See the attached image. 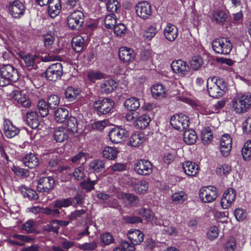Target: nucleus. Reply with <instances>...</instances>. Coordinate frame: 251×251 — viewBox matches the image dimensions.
Masks as SVG:
<instances>
[{
    "instance_id": "obj_1",
    "label": "nucleus",
    "mask_w": 251,
    "mask_h": 251,
    "mask_svg": "<svg viewBox=\"0 0 251 251\" xmlns=\"http://www.w3.org/2000/svg\"><path fill=\"white\" fill-rule=\"evenodd\" d=\"M227 83L223 78L214 76L207 80L206 86L208 94L213 98L222 97L227 90Z\"/></svg>"
},
{
    "instance_id": "obj_2",
    "label": "nucleus",
    "mask_w": 251,
    "mask_h": 251,
    "mask_svg": "<svg viewBox=\"0 0 251 251\" xmlns=\"http://www.w3.org/2000/svg\"><path fill=\"white\" fill-rule=\"evenodd\" d=\"M231 107L236 114L248 112L251 107V94L249 92L237 94L231 101Z\"/></svg>"
},
{
    "instance_id": "obj_3",
    "label": "nucleus",
    "mask_w": 251,
    "mask_h": 251,
    "mask_svg": "<svg viewBox=\"0 0 251 251\" xmlns=\"http://www.w3.org/2000/svg\"><path fill=\"white\" fill-rule=\"evenodd\" d=\"M19 79L17 70L12 65H4L0 68V86L4 87Z\"/></svg>"
},
{
    "instance_id": "obj_4",
    "label": "nucleus",
    "mask_w": 251,
    "mask_h": 251,
    "mask_svg": "<svg viewBox=\"0 0 251 251\" xmlns=\"http://www.w3.org/2000/svg\"><path fill=\"white\" fill-rule=\"evenodd\" d=\"M115 105L114 101L109 98H103L94 102L93 108L99 116L111 113Z\"/></svg>"
},
{
    "instance_id": "obj_5",
    "label": "nucleus",
    "mask_w": 251,
    "mask_h": 251,
    "mask_svg": "<svg viewBox=\"0 0 251 251\" xmlns=\"http://www.w3.org/2000/svg\"><path fill=\"white\" fill-rule=\"evenodd\" d=\"M212 47L215 53L221 54H228L232 48L231 41L226 37L216 38L212 43Z\"/></svg>"
},
{
    "instance_id": "obj_6",
    "label": "nucleus",
    "mask_w": 251,
    "mask_h": 251,
    "mask_svg": "<svg viewBox=\"0 0 251 251\" xmlns=\"http://www.w3.org/2000/svg\"><path fill=\"white\" fill-rule=\"evenodd\" d=\"M84 22V14L80 10L74 11L69 15L67 18L69 28L74 30H79L82 26Z\"/></svg>"
},
{
    "instance_id": "obj_7",
    "label": "nucleus",
    "mask_w": 251,
    "mask_h": 251,
    "mask_svg": "<svg viewBox=\"0 0 251 251\" xmlns=\"http://www.w3.org/2000/svg\"><path fill=\"white\" fill-rule=\"evenodd\" d=\"M199 197L203 202H211L215 201L218 196L217 188L209 185L201 187L199 193Z\"/></svg>"
},
{
    "instance_id": "obj_8",
    "label": "nucleus",
    "mask_w": 251,
    "mask_h": 251,
    "mask_svg": "<svg viewBox=\"0 0 251 251\" xmlns=\"http://www.w3.org/2000/svg\"><path fill=\"white\" fill-rule=\"evenodd\" d=\"M45 77L47 80L56 81L63 75V66L60 63H56L49 66L46 70Z\"/></svg>"
},
{
    "instance_id": "obj_9",
    "label": "nucleus",
    "mask_w": 251,
    "mask_h": 251,
    "mask_svg": "<svg viewBox=\"0 0 251 251\" xmlns=\"http://www.w3.org/2000/svg\"><path fill=\"white\" fill-rule=\"evenodd\" d=\"M170 123L176 130L183 131L189 126L190 120L187 115L181 113L178 114L171 118Z\"/></svg>"
},
{
    "instance_id": "obj_10",
    "label": "nucleus",
    "mask_w": 251,
    "mask_h": 251,
    "mask_svg": "<svg viewBox=\"0 0 251 251\" xmlns=\"http://www.w3.org/2000/svg\"><path fill=\"white\" fill-rule=\"evenodd\" d=\"M55 182L53 176L40 177L37 181V190L39 193H49L54 188Z\"/></svg>"
},
{
    "instance_id": "obj_11",
    "label": "nucleus",
    "mask_w": 251,
    "mask_h": 251,
    "mask_svg": "<svg viewBox=\"0 0 251 251\" xmlns=\"http://www.w3.org/2000/svg\"><path fill=\"white\" fill-rule=\"evenodd\" d=\"M108 135L112 142L117 144L124 141L128 136V132L125 128L116 127L110 130Z\"/></svg>"
},
{
    "instance_id": "obj_12",
    "label": "nucleus",
    "mask_w": 251,
    "mask_h": 251,
    "mask_svg": "<svg viewBox=\"0 0 251 251\" xmlns=\"http://www.w3.org/2000/svg\"><path fill=\"white\" fill-rule=\"evenodd\" d=\"M2 129L4 135L8 139H11L20 133V129L16 126L12 122L8 119L4 118Z\"/></svg>"
},
{
    "instance_id": "obj_13",
    "label": "nucleus",
    "mask_w": 251,
    "mask_h": 251,
    "mask_svg": "<svg viewBox=\"0 0 251 251\" xmlns=\"http://www.w3.org/2000/svg\"><path fill=\"white\" fill-rule=\"evenodd\" d=\"M135 171L140 175L148 176L152 172V165L146 159H140L134 165Z\"/></svg>"
},
{
    "instance_id": "obj_14",
    "label": "nucleus",
    "mask_w": 251,
    "mask_h": 251,
    "mask_svg": "<svg viewBox=\"0 0 251 251\" xmlns=\"http://www.w3.org/2000/svg\"><path fill=\"white\" fill-rule=\"evenodd\" d=\"M135 11L137 15L144 20L149 19L152 14L151 6L146 1L139 2L135 6Z\"/></svg>"
},
{
    "instance_id": "obj_15",
    "label": "nucleus",
    "mask_w": 251,
    "mask_h": 251,
    "mask_svg": "<svg viewBox=\"0 0 251 251\" xmlns=\"http://www.w3.org/2000/svg\"><path fill=\"white\" fill-rule=\"evenodd\" d=\"M236 199V192L233 188H229L224 192L221 201L223 208L229 207Z\"/></svg>"
},
{
    "instance_id": "obj_16",
    "label": "nucleus",
    "mask_w": 251,
    "mask_h": 251,
    "mask_svg": "<svg viewBox=\"0 0 251 251\" xmlns=\"http://www.w3.org/2000/svg\"><path fill=\"white\" fill-rule=\"evenodd\" d=\"M232 148V138L228 134H224L221 139L220 152L223 156L229 155Z\"/></svg>"
},
{
    "instance_id": "obj_17",
    "label": "nucleus",
    "mask_w": 251,
    "mask_h": 251,
    "mask_svg": "<svg viewBox=\"0 0 251 251\" xmlns=\"http://www.w3.org/2000/svg\"><path fill=\"white\" fill-rule=\"evenodd\" d=\"M171 67L174 73L181 76L187 75L189 71V67L187 62L181 59L174 61Z\"/></svg>"
},
{
    "instance_id": "obj_18",
    "label": "nucleus",
    "mask_w": 251,
    "mask_h": 251,
    "mask_svg": "<svg viewBox=\"0 0 251 251\" xmlns=\"http://www.w3.org/2000/svg\"><path fill=\"white\" fill-rule=\"evenodd\" d=\"M9 10L13 17L19 18L25 14V6L21 1L16 0L10 3Z\"/></svg>"
},
{
    "instance_id": "obj_19",
    "label": "nucleus",
    "mask_w": 251,
    "mask_h": 251,
    "mask_svg": "<svg viewBox=\"0 0 251 251\" xmlns=\"http://www.w3.org/2000/svg\"><path fill=\"white\" fill-rule=\"evenodd\" d=\"M18 190L20 192L24 198L29 201H35L39 199V195L36 191L29 188L25 184H21L18 187Z\"/></svg>"
},
{
    "instance_id": "obj_20",
    "label": "nucleus",
    "mask_w": 251,
    "mask_h": 251,
    "mask_svg": "<svg viewBox=\"0 0 251 251\" xmlns=\"http://www.w3.org/2000/svg\"><path fill=\"white\" fill-rule=\"evenodd\" d=\"M119 56L120 60L125 63L132 62L135 59V53L130 48L122 47L119 50Z\"/></svg>"
},
{
    "instance_id": "obj_21",
    "label": "nucleus",
    "mask_w": 251,
    "mask_h": 251,
    "mask_svg": "<svg viewBox=\"0 0 251 251\" xmlns=\"http://www.w3.org/2000/svg\"><path fill=\"white\" fill-rule=\"evenodd\" d=\"M22 161L25 166L32 169L38 166L39 160L37 154L30 152L25 154Z\"/></svg>"
},
{
    "instance_id": "obj_22",
    "label": "nucleus",
    "mask_w": 251,
    "mask_h": 251,
    "mask_svg": "<svg viewBox=\"0 0 251 251\" xmlns=\"http://www.w3.org/2000/svg\"><path fill=\"white\" fill-rule=\"evenodd\" d=\"M13 99L18 102L19 106L29 108L31 105V102L28 96L23 94L19 91H13Z\"/></svg>"
},
{
    "instance_id": "obj_23",
    "label": "nucleus",
    "mask_w": 251,
    "mask_h": 251,
    "mask_svg": "<svg viewBox=\"0 0 251 251\" xmlns=\"http://www.w3.org/2000/svg\"><path fill=\"white\" fill-rule=\"evenodd\" d=\"M82 90L77 86H68L64 91L65 98L70 101L77 99L80 95Z\"/></svg>"
},
{
    "instance_id": "obj_24",
    "label": "nucleus",
    "mask_w": 251,
    "mask_h": 251,
    "mask_svg": "<svg viewBox=\"0 0 251 251\" xmlns=\"http://www.w3.org/2000/svg\"><path fill=\"white\" fill-rule=\"evenodd\" d=\"M27 125L32 129H36L40 125L39 115L36 111H27L26 115Z\"/></svg>"
},
{
    "instance_id": "obj_25",
    "label": "nucleus",
    "mask_w": 251,
    "mask_h": 251,
    "mask_svg": "<svg viewBox=\"0 0 251 251\" xmlns=\"http://www.w3.org/2000/svg\"><path fill=\"white\" fill-rule=\"evenodd\" d=\"M128 238L130 241L129 243L134 246L140 244L144 239V234L139 229L129 231L127 234Z\"/></svg>"
},
{
    "instance_id": "obj_26",
    "label": "nucleus",
    "mask_w": 251,
    "mask_h": 251,
    "mask_svg": "<svg viewBox=\"0 0 251 251\" xmlns=\"http://www.w3.org/2000/svg\"><path fill=\"white\" fill-rule=\"evenodd\" d=\"M164 35L169 41H174L178 36V29L176 26L168 23L164 29Z\"/></svg>"
},
{
    "instance_id": "obj_27",
    "label": "nucleus",
    "mask_w": 251,
    "mask_h": 251,
    "mask_svg": "<svg viewBox=\"0 0 251 251\" xmlns=\"http://www.w3.org/2000/svg\"><path fill=\"white\" fill-rule=\"evenodd\" d=\"M184 172L188 176H195L198 173V165L195 162L187 161L182 164Z\"/></svg>"
},
{
    "instance_id": "obj_28",
    "label": "nucleus",
    "mask_w": 251,
    "mask_h": 251,
    "mask_svg": "<svg viewBox=\"0 0 251 251\" xmlns=\"http://www.w3.org/2000/svg\"><path fill=\"white\" fill-rule=\"evenodd\" d=\"M48 12L50 16L54 18L57 16L61 8L60 0H49Z\"/></svg>"
},
{
    "instance_id": "obj_29",
    "label": "nucleus",
    "mask_w": 251,
    "mask_h": 251,
    "mask_svg": "<svg viewBox=\"0 0 251 251\" xmlns=\"http://www.w3.org/2000/svg\"><path fill=\"white\" fill-rule=\"evenodd\" d=\"M131 185L135 191L139 194L146 193L149 188V183L145 179L133 181Z\"/></svg>"
},
{
    "instance_id": "obj_30",
    "label": "nucleus",
    "mask_w": 251,
    "mask_h": 251,
    "mask_svg": "<svg viewBox=\"0 0 251 251\" xmlns=\"http://www.w3.org/2000/svg\"><path fill=\"white\" fill-rule=\"evenodd\" d=\"M145 139L144 134L136 132L130 136L128 145L134 147H139L145 142Z\"/></svg>"
},
{
    "instance_id": "obj_31",
    "label": "nucleus",
    "mask_w": 251,
    "mask_h": 251,
    "mask_svg": "<svg viewBox=\"0 0 251 251\" xmlns=\"http://www.w3.org/2000/svg\"><path fill=\"white\" fill-rule=\"evenodd\" d=\"M126 109L130 111H134L140 106V100L136 97H130L126 99L124 102Z\"/></svg>"
},
{
    "instance_id": "obj_32",
    "label": "nucleus",
    "mask_w": 251,
    "mask_h": 251,
    "mask_svg": "<svg viewBox=\"0 0 251 251\" xmlns=\"http://www.w3.org/2000/svg\"><path fill=\"white\" fill-rule=\"evenodd\" d=\"M151 121L150 117L147 114H143L136 117L135 126L137 128L144 129L149 125Z\"/></svg>"
},
{
    "instance_id": "obj_33",
    "label": "nucleus",
    "mask_w": 251,
    "mask_h": 251,
    "mask_svg": "<svg viewBox=\"0 0 251 251\" xmlns=\"http://www.w3.org/2000/svg\"><path fill=\"white\" fill-rule=\"evenodd\" d=\"M152 95L156 99H160L166 96L165 88L162 84H154L151 88Z\"/></svg>"
},
{
    "instance_id": "obj_34",
    "label": "nucleus",
    "mask_w": 251,
    "mask_h": 251,
    "mask_svg": "<svg viewBox=\"0 0 251 251\" xmlns=\"http://www.w3.org/2000/svg\"><path fill=\"white\" fill-rule=\"evenodd\" d=\"M11 170L16 176L22 178H27L30 175L28 169L21 168L18 165H13L11 167Z\"/></svg>"
},
{
    "instance_id": "obj_35",
    "label": "nucleus",
    "mask_w": 251,
    "mask_h": 251,
    "mask_svg": "<svg viewBox=\"0 0 251 251\" xmlns=\"http://www.w3.org/2000/svg\"><path fill=\"white\" fill-rule=\"evenodd\" d=\"M55 120L57 123H63L69 116V111L65 108H59L54 113Z\"/></svg>"
},
{
    "instance_id": "obj_36",
    "label": "nucleus",
    "mask_w": 251,
    "mask_h": 251,
    "mask_svg": "<svg viewBox=\"0 0 251 251\" xmlns=\"http://www.w3.org/2000/svg\"><path fill=\"white\" fill-rule=\"evenodd\" d=\"M84 39L81 36L73 37L72 40V46L76 52H80L84 47Z\"/></svg>"
},
{
    "instance_id": "obj_37",
    "label": "nucleus",
    "mask_w": 251,
    "mask_h": 251,
    "mask_svg": "<svg viewBox=\"0 0 251 251\" xmlns=\"http://www.w3.org/2000/svg\"><path fill=\"white\" fill-rule=\"evenodd\" d=\"M197 135L194 130L185 131L183 133V141L188 145L194 144L197 140Z\"/></svg>"
},
{
    "instance_id": "obj_38",
    "label": "nucleus",
    "mask_w": 251,
    "mask_h": 251,
    "mask_svg": "<svg viewBox=\"0 0 251 251\" xmlns=\"http://www.w3.org/2000/svg\"><path fill=\"white\" fill-rule=\"evenodd\" d=\"M118 84L116 82L110 79L105 81L101 84V88L103 91L106 94H109L113 91L117 87Z\"/></svg>"
},
{
    "instance_id": "obj_39",
    "label": "nucleus",
    "mask_w": 251,
    "mask_h": 251,
    "mask_svg": "<svg viewBox=\"0 0 251 251\" xmlns=\"http://www.w3.org/2000/svg\"><path fill=\"white\" fill-rule=\"evenodd\" d=\"M68 137L66 130L64 127H59L54 130V138L57 142H63Z\"/></svg>"
},
{
    "instance_id": "obj_40",
    "label": "nucleus",
    "mask_w": 251,
    "mask_h": 251,
    "mask_svg": "<svg viewBox=\"0 0 251 251\" xmlns=\"http://www.w3.org/2000/svg\"><path fill=\"white\" fill-rule=\"evenodd\" d=\"M37 107L38 112L42 117H45L49 114L50 107L44 100H40L38 102Z\"/></svg>"
},
{
    "instance_id": "obj_41",
    "label": "nucleus",
    "mask_w": 251,
    "mask_h": 251,
    "mask_svg": "<svg viewBox=\"0 0 251 251\" xmlns=\"http://www.w3.org/2000/svg\"><path fill=\"white\" fill-rule=\"evenodd\" d=\"M119 151L116 148L106 147L103 150L102 154L103 156L109 160H114L117 156Z\"/></svg>"
},
{
    "instance_id": "obj_42",
    "label": "nucleus",
    "mask_w": 251,
    "mask_h": 251,
    "mask_svg": "<svg viewBox=\"0 0 251 251\" xmlns=\"http://www.w3.org/2000/svg\"><path fill=\"white\" fill-rule=\"evenodd\" d=\"M77 126V119L73 116L69 117L66 123L67 130L72 133H76L78 130Z\"/></svg>"
},
{
    "instance_id": "obj_43",
    "label": "nucleus",
    "mask_w": 251,
    "mask_h": 251,
    "mask_svg": "<svg viewBox=\"0 0 251 251\" xmlns=\"http://www.w3.org/2000/svg\"><path fill=\"white\" fill-rule=\"evenodd\" d=\"M73 204L72 198H67L61 200L57 199L54 201V207L61 209L63 207H68Z\"/></svg>"
},
{
    "instance_id": "obj_44",
    "label": "nucleus",
    "mask_w": 251,
    "mask_h": 251,
    "mask_svg": "<svg viewBox=\"0 0 251 251\" xmlns=\"http://www.w3.org/2000/svg\"><path fill=\"white\" fill-rule=\"evenodd\" d=\"M105 165L104 162L99 159L94 160L89 164L90 169L97 173L103 171Z\"/></svg>"
},
{
    "instance_id": "obj_45",
    "label": "nucleus",
    "mask_w": 251,
    "mask_h": 251,
    "mask_svg": "<svg viewBox=\"0 0 251 251\" xmlns=\"http://www.w3.org/2000/svg\"><path fill=\"white\" fill-rule=\"evenodd\" d=\"M201 138L204 144H208L212 141L213 133L209 127L207 126L201 131Z\"/></svg>"
},
{
    "instance_id": "obj_46",
    "label": "nucleus",
    "mask_w": 251,
    "mask_h": 251,
    "mask_svg": "<svg viewBox=\"0 0 251 251\" xmlns=\"http://www.w3.org/2000/svg\"><path fill=\"white\" fill-rule=\"evenodd\" d=\"M242 155L245 161L251 159V140L247 141L242 148Z\"/></svg>"
},
{
    "instance_id": "obj_47",
    "label": "nucleus",
    "mask_w": 251,
    "mask_h": 251,
    "mask_svg": "<svg viewBox=\"0 0 251 251\" xmlns=\"http://www.w3.org/2000/svg\"><path fill=\"white\" fill-rule=\"evenodd\" d=\"M203 60L201 56H193L190 61V66L193 70H199L203 64Z\"/></svg>"
},
{
    "instance_id": "obj_48",
    "label": "nucleus",
    "mask_w": 251,
    "mask_h": 251,
    "mask_svg": "<svg viewBox=\"0 0 251 251\" xmlns=\"http://www.w3.org/2000/svg\"><path fill=\"white\" fill-rule=\"evenodd\" d=\"M117 19L114 13H111L106 16L104 19V24L107 29L113 28L116 24Z\"/></svg>"
},
{
    "instance_id": "obj_49",
    "label": "nucleus",
    "mask_w": 251,
    "mask_h": 251,
    "mask_svg": "<svg viewBox=\"0 0 251 251\" xmlns=\"http://www.w3.org/2000/svg\"><path fill=\"white\" fill-rule=\"evenodd\" d=\"M157 30L154 25L148 27L144 32L143 38L145 40L150 41L156 35Z\"/></svg>"
},
{
    "instance_id": "obj_50",
    "label": "nucleus",
    "mask_w": 251,
    "mask_h": 251,
    "mask_svg": "<svg viewBox=\"0 0 251 251\" xmlns=\"http://www.w3.org/2000/svg\"><path fill=\"white\" fill-rule=\"evenodd\" d=\"M97 183V180H91L90 178L87 180L83 181L80 183V186L82 189L85 190L86 192H90L95 188V185Z\"/></svg>"
},
{
    "instance_id": "obj_51",
    "label": "nucleus",
    "mask_w": 251,
    "mask_h": 251,
    "mask_svg": "<svg viewBox=\"0 0 251 251\" xmlns=\"http://www.w3.org/2000/svg\"><path fill=\"white\" fill-rule=\"evenodd\" d=\"M104 77V74L100 71H91L87 74V78L91 82L94 83L97 80Z\"/></svg>"
},
{
    "instance_id": "obj_52",
    "label": "nucleus",
    "mask_w": 251,
    "mask_h": 251,
    "mask_svg": "<svg viewBox=\"0 0 251 251\" xmlns=\"http://www.w3.org/2000/svg\"><path fill=\"white\" fill-rule=\"evenodd\" d=\"M123 197V199L126 201L131 206L136 205L139 201L138 197L132 194L124 193Z\"/></svg>"
},
{
    "instance_id": "obj_53",
    "label": "nucleus",
    "mask_w": 251,
    "mask_h": 251,
    "mask_svg": "<svg viewBox=\"0 0 251 251\" xmlns=\"http://www.w3.org/2000/svg\"><path fill=\"white\" fill-rule=\"evenodd\" d=\"M98 247V244L96 241H92L91 242H86L82 244H79L77 246V248L80 250L83 251H93L95 250Z\"/></svg>"
},
{
    "instance_id": "obj_54",
    "label": "nucleus",
    "mask_w": 251,
    "mask_h": 251,
    "mask_svg": "<svg viewBox=\"0 0 251 251\" xmlns=\"http://www.w3.org/2000/svg\"><path fill=\"white\" fill-rule=\"evenodd\" d=\"M213 19L218 23H224L226 21L227 15L221 10H215L212 14Z\"/></svg>"
},
{
    "instance_id": "obj_55",
    "label": "nucleus",
    "mask_w": 251,
    "mask_h": 251,
    "mask_svg": "<svg viewBox=\"0 0 251 251\" xmlns=\"http://www.w3.org/2000/svg\"><path fill=\"white\" fill-rule=\"evenodd\" d=\"M50 109H55L59 104L60 98L57 95H51L48 99L47 102Z\"/></svg>"
},
{
    "instance_id": "obj_56",
    "label": "nucleus",
    "mask_w": 251,
    "mask_h": 251,
    "mask_svg": "<svg viewBox=\"0 0 251 251\" xmlns=\"http://www.w3.org/2000/svg\"><path fill=\"white\" fill-rule=\"evenodd\" d=\"M35 226V224L34 221L33 220H29L23 224L22 229L25 230L27 233H33L36 231L34 228Z\"/></svg>"
},
{
    "instance_id": "obj_57",
    "label": "nucleus",
    "mask_w": 251,
    "mask_h": 251,
    "mask_svg": "<svg viewBox=\"0 0 251 251\" xmlns=\"http://www.w3.org/2000/svg\"><path fill=\"white\" fill-rule=\"evenodd\" d=\"M44 46L47 49H50L53 44L55 37L51 32H48L43 35Z\"/></svg>"
},
{
    "instance_id": "obj_58",
    "label": "nucleus",
    "mask_w": 251,
    "mask_h": 251,
    "mask_svg": "<svg viewBox=\"0 0 251 251\" xmlns=\"http://www.w3.org/2000/svg\"><path fill=\"white\" fill-rule=\"evenodd\" d=\"M121 247H116L113 251H134L135 248L133 245H130L128 242L122 241L121 243Z\"/></svg>"
},
{
    "instance_id": "obj_59",
    "label": "nucleus",
    "mask_w": 251,
    "mask_h": 251,
    "mask_svg": "<svg viewBox=\"0 0 251 251\" xmlns=\"http://www.w3.org/2000/svg\"><path fill=\"white\" fill-rule=\"evenodd\" d=\"M120 7V4L117 0H108L107 3V10L112 13H118Z\"/></svg>"
},
{
    "instance_id": "obj_60",
    "label": "nucleus",
    "mask_w": 251,
    "mask_h": 251,
    "mask_svg": "<svg viewBox=\"0 0 251 251\" xmlns=\"http://www.w3.org/2000/svg\"><path fill=\"white\" fill-rule=\"evenodd\" d=\"M231 171V167L225 164L217 167L216 170V174L219 176H227Z\"/></svg>"
},
{
    "instance_id": "obj_61",
    "label": "nucleus",
    "mask_w": 251,
    "mask_h": 251,
    "mask_svg": "<svg viewBox=\"0 0 251 251\" xmlns=\"http://www.w3.org/2000/svg\"><path fill=\"white\" fill-rule=\"evenodd\" d=\"M100 240L104 245H109L113 243L114 239L112 235L109 232H105L100 236Z\"/></svg>"
},
{
    "instance_id": "obj_62",
    "label": "nucleus",
    "mask_w": 251,
    "mask_h": 251,
    "mask_svg": "<svg viewBox=\"0 0 251 251\" xmlns=\"http://www.w3.org/2000/svg\"><path fill=\"white\" fill-rule=\"evenodd\" d=\"M86 213V211L85 209L76 210L72 212L68 216V218L70 221H75L78 218H81L82 215L85 214Z\"/></svg>"
},
{
    "instance_id": "obj_63",
    "label": "nucleus",
    "mask_w": 251,
    "mask_h": 251,
    "mask_svg": "<svg viewBox=\"0 0 251 251\" xmlns=\"http://www.w3.org/2000/svg\"><path fill=\"white\" fill-rule=\"evenodd\" d=\"M12 237L24 243H30L33 242L35 239L34 237L32 235L28 236L19 234H14L12 235Z\"/></svg>"
},
{
    "instance_id": "obj_64",
    "label": "nucleus",
    "mask_w": 251,
    "mask_h": 251,
    "mask_svg": "<svg viewBox=\"0 0 251 251\" xmlns=\"http://www.w3.org/2000/svg\"><path fill=\"white\" fill-rule=\"evenodd\" d=\"M234 216L236 220L239 222L243 221L247 217V213L242 208H236L234 211Z\"/></svg>"
}]
</instances>
